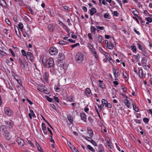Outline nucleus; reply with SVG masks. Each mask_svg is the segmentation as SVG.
Listing matches in <instances>:
<instances>
[{
	"label": "nucleus",
	"mask_w": 152,
	"mask_h": 152,
	"mask_svg": "<svg viewBox=\"0 0 152 152\" xmlns=\"http://www.w3.org/2000/svg\"><path fill=\"white\" fill-rule=\"evenodd\" d=\"M42 62L45 67L48 68L53 67L54 66V61L53 58H50L48 59L43 58Z\"/></svg>",
	"instance_id": "f257e3e1"
},
{
	"label": "nucleus",
	"mask_w": 152,
	"mask_h": 152,
	"mask_svg": "<svg viewBox=\"0 0 152 152\" xmlns=\"http://www.w3.org/2000/svg\"><path fill=\"white\" fill-rule=\"evenodd\" d=\"M5 125L1 126L0 128V131L3 132V134L5 138L7 140H9L11 137L8 132L5 130Z\"/></svg>",
	"instance_id": "f03ea898"
},
{
	"label": "nucleus",
	"mask_w": 152,
	"mask_h": 152,
	"mask_svg": "<svg viewBox=\"0 0 152 152\" xmlns=\"http://www.w3.org/2000/svg\"><path fill=\"white\" fill-rule=\"evenodd\" d=\"M84 56L83 53L81 52L78 53L75 56V59L77 63H81L83 61Z\"/></svg>",
	"instance_id": "7ed1b4c3"
},
{
	"label": "nucleus",
	"mask_w": 152,
	"mask_h": 152,
	"mask_svg": "<svg viewBox=\"0 0 152 152\" xmlns=\"http://www.w3.org/2000/svg\"><path fill=\"white\" fill-rule=\"evenodd\" d=\"M50 53L52 55H56L58 53V50L56 48L52 47L50 48L49 50Z\"/></svg>",
	"instance_id": "20e7f679"
},
{
	"label": "nucleus",
	"mask_w": 152,
	"mask_h": 152,
	"mask_svg": "<svg viewBox=\"0 0 152 152\" xmlns=\"http://www.w3.org/2000/svg\"><path fill=\"white\" fill-rule=\"evenodd\" d=\"M5 123L6 125H4L6 127L5 130H7V129H10L12 127L13 123L11 120L9 121H6Z\"/></svg>",
	"instance_id": "39448f33"
},
{
	"label": "nucleus",
	"mask_w": 152,
	"mask_h": 152,
	"mask_svg": "<svg viewBox=\"0 0 152 152\" xmlns=\"http://www.w3.org/2000/svg\"><path fill=\"white\" fill-rule=\"evenodd\" d=\"M58 67H60L61 69L66 70L67 69L68 65L66 63H63L62 64H60L59 63L57 64Z\"/></svg>",
	"instance_id": "423d86ee"
},
{
	"label": "nucleus",
	"mask_w": 152,
	"mask_h": 152,
	"mask_svg": "<svg viewBox=\"0 0 152 152\" xmlns=\"http://www.w3.org/2000/svg\"><path fill=\"white\" fill-rule=\"evenodd\" d=\"M58 59L57 61V62H61L65 58V56L63 53H59L58 55Z\"/></svg>",
	"instance_id": "0eeeda50"
},
{
	"label": "nucleus",
	"mask_w": 152,
	"mask_h": 152,
	"mask_svg": "<svg viewBox=\"0 0 152 152\" xmlns=\"http://www.w3.org/2000/svg\"><path fill=\"white\" fill-rule=\"evenodd\" d=\"M4 111L6 114L11 116L13 114L12 111L8 107H6L4 109Z\"/></svg>",
	"instance_id": "6e6552de"
},
{
	"label": "nucleus",
	"mask_w": 152,
	"mask_h": 152,
	"mask_svg": "<svg viewBox=\"0 0 152 152\" xmlns=\"http://www.w3.org/2000/svg\"><path fill=\"white\" fill-rule=\"evenodd\" d=\"M115 43V42L113 38L112 40H111L109 42V49H112L113 48L114 46V44Z\"/></svg>",
	"instance_id": "1a4fd4ad"
},
{
	"label": "nucleus",
	"mask_w": 152,
	"mask_h": 152,
	"mask_svg": "<svg viewBox=\"0 0 152 152\" xmlns=\"http://www.w3.org/2000/svg\"><path fill=\"white\" fill-rule=\"evenodd\" d=\"M17 142L18 145L20 146H23L25 144V142L24 140L21 138L18 137L17 139Z\"/></svg>",
	"instance_id": "9d476101"
},
{
	"label": "nucleus",
	"mask_w": 152,
	"mask_h": 152,
	"mask_svg": "<svg viewBox=\"0 0 152 152\" xmlns=\"http://www.w3.org/2000/svg\"><path fill=\"white\" fill-rule=\"evenodd\" d=\"M85 139L87 140L88 141L91 142V143L93 144L94 146H96L97 145V144H96V142L94 140H93L92 138H90L88 137H85Z\"/></svg>",
	"instance_id": "9b49d317"
},
{
	"label": "nucleus",
	"mask_w": 152,
	"mask_h": 152,
	"mask_svg": "<svg viewBox=\"0 0 152 152\" xmlns=\"http://www.w3.org/2000/svg\"><path fill=\"white\" fill-rule=\"evenodd\" d=\"M113 73L114 77L115 78V80H116L117 79L116 78L117 77H118L120 75V73L118 71L116 72V70L114 68L113 69Z\"/></svg>",
	"instance_id": "f8f14e48"
},
{
	"label": "nucleus",
	"mask_w": 152,
	"mask_h": 152,
	"mask_svg": "<svg viewBox=\"0 0 152 152\" xmlns=\"http://www.w3.org/2000/svg\"><path fill=\"white\" fill-rule=\"evenodd\" d=\"M85 94L88 97H90L91 96L92 94L91 91L89 88H87L85 91Z\"/></svg>",
	"instance_id": "ddd939ff"
},
{
	"label": "nucleus",
	"mask_w": 152,
	"mask_h": 152,
	"mask_svg": "<svg viewBox=\"0 0 152 152\" xmlns=\"http://www.w3.org/2000/svg\"><path fill=\"white\" fill-rule=\"evenodd\" d=\"M27 54L29 57L31 62L33 61L34 59V57L33 54L30 52H27Z\"/></svg>",
	"instance_id": "4468645a"
},
{
	"label": "nucleus",
	"mask_w": 152,
	"mask_h": 152,
	"mask_svg": "<svg viewBox=\"0 0 152 152\" xmlns=\"http://www.w3.org/2000/svg\"><path fill=\"white\" fill-rule=\"evenodd\" d=\"M54 28V26L52 24H50L48 26V29L50 32H53Z\"/></svg>",
	"instance_id": "2eb2a0df"
},
{
	"label": "nucleus",
	"mask_w": 152,
	"mask_h": 152,
	"mask_svg": "<svg viewBox=\"0 0 152 152\" xmlns=\"http://www.w3.org/2000/svg\"><path fill=\"white\" fill-rule=\"evenodd\" d=\"M80 117L82 120L86 122V114L83 112L80 113Z\"/></svg>",
	"instance_id": "dca6fc26"
},
{
	"label": "nucleus",
	"mask_w": 152,
	"mask_h": 152,
	"mask_svg": "<svg viewBox=\"0 0 152 152\" xmlns=\"http://www.w3.org/2000/svg\"><path fill=\"white\" fill-rule=\"evenodd\" d=\"M90 12V14L91 16H92L94 14L96 13V10L95 8H92L91 9L89 10Z\"/></svg>",
	"instance_id": "f3484780"
},
{
	"label": "nucleus",
	"mask_w": 152,
	"mask_h": 152,
	"mask_svg": "<svg viewBox=\"0 0 152 152\" xmlns=\"http://www.w3.org/2000/svg\"><path fill=\"white\" fill-rule=\"evenodd\" d=\"M124 102L127 107L129 108H130V103L128 100L127 99H124Z\"/></svg>",
	"instance_id": "a211bd4d"
},
{
	"label": "nucleus",
	"mask_w": 152,
	"mask_h": 152,
	"mask_svg": "<svg viewBox=\"0 0 152 152\" xmlns=\"http://www.w3.org/2000/svg\"><path fill=\"white\" fill-rule=\"evenodd\" d=\"M137 45L138 48L139 50H141L142 51L143 50H144V49L145 48L143 45H141L138 43L137 44Z\"/></svg>",
	"instance_id": "6ab92c4d"
},
{
	"label": "nucleus",
	"mask_w": 152,
	"mask_h": 152,
	"mask_svg": "<svg viewBox=\"0 0 152 152\" xmlns=\"http://www.w3.org/2000/svg\"><path fill=\"white\" fill-rule=\"evenodd\" d=\"M90 28L91 32L93 34H95V31L96 30V29L92 26H91Z\"/></svg>",
	"instance_id": "aec40b11"
},
{
	"label": "nucleus",
	"mask_w": 152,
	"mask_h": 152,
	"mask_svg": "<svg viewBox=\"0 0 152 152\" xmlns=\"http://www.w3.org/2000/svg\"><path fill=\"white\" fill-rule=\"evenodd\" d=\"M98 152H104L103 146L102 145H99L98 148Z\"/></svg>",
	"instance_id": "412c9836"
},
{
	"label": "nucleus",
	"mask_w": 152,
	"mask_h": 152,
	"mask_svg": "<svg viewBox=\"0 0 152 152\" xmlns=\"http://www.w3.org/2000/svg\"><path fill=\"white\" fill-rule=\"evenodd\" d=\"M139 75L140 77L141 78L143 77V72L142 69H140L138 71Z\"/></svg>",
	"instance_id": "4be33fe9"
},
{
	"label": "nucleus",
	"mask_w": 152,
	"mask_h": 152,
	"mask_svg": "<svg viewBox=\"0 0 152 152\" xmlns=\"http://www.w3.org/2000/svg\"><path fill=\"white\" fill-rule=\"evenodd\" d=\"M87 148L93 152H95V150L90 145H88L87 146Z\"/></svg>",
	"instance_id": "5701e85b"
},
{
	"label": "nucleus",
	"mask_w": 152,
	"mask_h": 152,
	"mask_svg": "<svg viewBox=\"0 0 152 152\" xmlns=\"http://www.w3.org/2000/svg\"><path fill=\"white\" fill-rule=\"evenodd\" d=\"M67 143L69 146L70 148L71 149L72 151H74V150L72 149L74 147V146L72 144V143L69 141H67Z\"/></svg>",
	"instance_id": "b1692460"
},
{
	"label": "nucleus",
	"mask_w": 152,
	"mask_h": 152,
	"mask_svg": "<svg viewBox=\"0 0 152 152\" xmlns=\"http://www.w3.org/2000/svg\"><path fill=\"white\" fill-rule=\"evenodd\" d=\"M18 28H19V29L21 30V31H23V24L20 22L19 24H18Z\"/></svg>",
	"instance_id": "393cba45"
},
{
	"label": "nucleus",
	"mask_w": 152,
	"mask_h": 152,
	"mask_svg": "<svg viewBox=\"0 0 152 152\" xmlns=\"http://www.w3.org/2000/svg\"><path fill=\"white\" fill-rule=\"evenodd\" d=\"M63 27L66 32H67V33H69L70 31V29L69 28L65 25H64V26H63Z\"/></svg>",
	"instance_id": "a878e982"
},
{
	"label": "nucleus",
	"mask_w": 152,
	"mask_h": 152,
	"mask_svg": "<svg viewBox=\"0 0 152 152\" xmlns=\"http://www.w3.org/2000/svg\"><path fill=\"white\" fill-rule=\"evenodd\" d=\"M142 53L143 55L146 57H148L149 55L146 53V48L144 49V50H143L142 51Z\"/></svg>",
	"instance_id": "bb28decb"
},
{
	"label": "nucleus",
	"mask_w": 152,
	"mask_h": 152,
	"mask_svg": "<svg viewBox=\"0 0 152 152\" xmlns=\"http://www.w3.org/2000/svg\"><path fill=\"white\" fill-rule=\"evenodd\" d=\"M59 43L62 45H68L69 44V42H66L64 41H61L59 42Z\"/></svg>",
	"instance_id": "cd10ccee"
},
{
	"label": "nucleus",
	"mask_w": 152,
	"mask_h": 152,
	"mask_svg": "<svg viewBox=\"0 0 152 152\" xmlns=\"http://www.w3.org/2000/svg\"><path fill=\"white\" fill-rule=\"evenodd\" d=\"M147 62V60L145 57H143L141 60V63L144 64H146Z\"/></svg>",
	"instance_id": "c85d7f7f"
},
{
	"label": "nucleus",
	"mask_w": 152,
	"mask_h": 152,
	"mask_svg": "<svg viewBox=\"0 0 152 152\" xmlns=\"http://www.w3.org/2000/svg\"><path fill=\"white\" fill-rule=\"evenodd\" d=\"M133 108L134 110L136 112H138L139 111V110L136 105H135L133 104H132Z\"/></svg>",
	"instance_id": "c756f323"
},
{
	"label": "nucleus",
	"mask_w": 152,
	"mask_h": 152,
	"mask_svg": "<svg viewBox=\"0 0 152 152\" xmlns=\"http://www.w3.org/2000/svg\"><path fill=\"white\" fill-rule=\"evenodd\" d=\"M69 121L71 123H72L73 122V117L71 115H69L67 117Z\"/></svg>",
	"instance_id": "7c9ffc66"
},
{
	"label": "nucleus",
	"mask_w": 152,
	"mask_h": 152,
	"mask_svg": "<svg viewBox=\"0 0 152 152\" xmlns=\"http://www.w3.org/2000/svg\"><path fill=\"white\" fill-rule=\"evenodd\" d=\"M27 8L29 10L31 14L33 15H35L33 10L31 9V7L29 6H27Z\"/></svg>",
	"instance_id": "2f4dec72"
},
{
	"label": "nucleus",
	"mask_w": 152,
	"mask_h": 152,
	"mask_svg": "<svg viewBox=\"0 0 152 152\" xmlns=\"http://www.w3.org/2000/svg\"><path fill=\"white\" fill-rule=\"evenodd\" d=\"M94 56L95 58H96V59L97 60L99 58L98 54L96 52V51L94 52L93 53H92Z\"/></svg>",
	"instance_id": "473e14b6"
},
{
	"label": "nucleus",
	"mask_w": 152,
	"mask_h": 152,
	"mask_svg": "<svg viewBox=\"0 0 152 152\" xmlns=\"http://www.w3.org/2000/svg\"><path fill=\"white\" fill-rule=\"evenodd\" d=\"M146 19L149 23H151L152 22V18L150 17L147 18Z\"/></svg>",
	"instance_id": "72a5a7b5"
},
{
	"label": "nucleus",
	"mask_w": 152,
	"mask_h": 152,
	"mask_svg": "<svg viewBox=\"0 0 152 152\" xmlns=\"http://www.w3.org/2000/svg\"><path fill=\"white\" fill-rule=\"evenodd\" d=\"M47 99L48 101L50 102H51L53 100V99L52 98H50L49 96H45Z\"/></svg>",
	"instance_id": "f704fd0d"
},
{
	"label": "nucleus",
	"mask_w": 152,
	"mask_h": 152,
	"mask_svg": "<svg viewBox=\"0 0 152 152\" xmlns=\"http://www.w3.org/2000/svg\"><path fill=\"white\" fill-rule=\"evenodd\" d=\"M42 129L43 131L45 130H46V128L45 126V125L44 123H42Z\"/></svg>",
	"instance_id": "c9c22d12"
},
{
	"label": "nucleus",
	"mask_w": 152,
	"mask_h": 152,
	"mask_svg": "<svg viewBox=\"0 0 152 152\" xmlns=\"http://www.w3.org/2000/svg\"><path fill=\"white\" fill-rule=\"evenodd\" d=\"M96 27L97 29H99L101 30H103L104 29V26L101 27L98 26H96Z\"/></svg>",
	"instance_id": "e433bc0d"
},
{
	"label": "nucleus",
	"mask_w": 152,
	"mask_h": 152,
	"mask_svg": "<svg viewBox=\"0 0 152 152\" xmlns=\"http://www.w3.org/2000/svg\"><path fill=\"white\" fill-rule=\"evenodd\" d=\"M80 44L79 43H77L74 45H71V47L73 48L77 46H80Z\"/></svg>",
	"instance_id": "4c0bfd02"
},
{
	"label": "nucleus",
	"mask_w": 152,
	"mask_h": 152,
	"mask_svg": "<svg viewBox=\"0 0 152 152\" xmlns=\"http://www.w3.org/2000/svg\"><path fill=\"white\" fill-rule=\"evenodd\" d=\"M143 121L145 123L147 124L149 121V119L146 118H143Z\"/></svg>",
	"instance_id": "58836bf2"
},
{
	"label": "nucleus",
	"mask_w": 152,
	"mask_h": 152,
	"mask_svg": "<svg viewBox=\"0 0 152 152\" xmlns=\"http://www.w3.org/2000/svg\"><path fill=\"white\" fill-rule=\"evenodd\" d=\"M131 48L132 51L134 52H135L136 51V48L135 46H131Z\"/></svg>",
	"instance_id": "ea45409f"
},
{
	"label": "nucleus",
	"mask_w": 152,
	"mask_h": 152,
	"mask_svg": "<svg viewBox=\"0 0 152 152\" xmlns=\"http://www.w3.org/2000/svg\"><path fill=\"white\" fill-rule=\"evenodd\" d=\"M102 104H105V105H106L107 104V103L108 102L106 100H105L104 99H102Z\"/></svg>",
	"instance_id": "a19ab883"
},
{
	"label": "nucleus",
	"mask_w": 152,
	"mask_h": 152,
	"mask_svg": "<svg viewBox=\"0 0 152 152\" xmlns=\"http://www.w3.org/2000/svg\"><path fill=\"white\" fill-rule=\"evenodd\" d=\"M87 46H88V47L89 48V49L90 50L94 48L93 46H92L91 44H90V43L88 44Z\"/></svg>",
	"instance_id": "79ce46f5"
},
{
	"label": "nucleus",
	"mask_w": 152,
	"mask_h": 152,
	"mask_svg": "<svg viewBox=\"0 0 152 152\" xmlns=\"http://www.w3.org/2000/svg\"><path fill=\"white\" fill-rule=\"evenodd\" d=\"M99 111H101L104 107V105L103 104H101L100 105H98Z\"/></svg>",
	"instance_id": "37998d69"
},
{
	"label": "nucleus",
	"mask_w": 152,
	"mask_h": 152,
	"mask_svg": "<svg viewBox=\"0 0 152 152\" xmlns=\"http://www.w3.org/2000/svg\"><path fill=\"white\" fill-rule=\"evenodd\" d=\"M102 39V37L101 36H99L98 38V41L99 43H101Z\"/></svg>",
	"instance_id": "c03bdc74"
},
{
	"label": "nucleus",
	"mask_w": 152,
	"mask_h": 152,
	"mask_svg": "<svg viewBox=\"0 0 152 152\" xmlns=\"http://www.w3.org/2000/svg\"><path fill=\"white\" fill-rule=\"evenodd\" d=\"M134 10H133L132 11H131V12L134 14V13H136L138 14V15L139 14V12L135 9H134Z\"/></svg>",
	"instance_id": "a18cd8bd"
},
{
	"label": "nucleus",
	"mask_w": 152,
	"mask_h": 152,
	"mask_svg": "<svg viewBox=\"0 0 152 152\" xmlns=\"http://www.w3.org/2000/svg\"><path fill=\"white\" fill-rule=\"evenodd\" d=\"M88 133L89 134V136L90 137V138L92 137L93 135V131H91V132H88Z\"/></svg>",
	"instance_id": "49530a36"
},
{
	"label": "nucleus",
	"mask_w": 152,
	"mask_h": 152,
	"mask_svg": "<svg viewBox=\"0 0 152 152\" xmlns=\"http://www.w3.org/2000/svg\"><path fill=\"white\" fill-rule=\"evenodd\" d=\"M20 63V66L23 69H24L25 67V65L23 62H21Z\"/></svg>",
	"instance_id": "de8ad7c7"
},
{
	"label": "nucleus",
	"mask_w": 152,
	"mask_h": 152,
	"mask_svg": "<svg viewBox=\"0 0 152 152\" xmlns=\"http://www.w3.org/2000/svg\"><path fill=\"white\" fill-rule=\"evenodd\" d=\"M107 143L108 144V146L110 147V148H111V146L112 145V143L111 142L110 140H107Z\"/></svg>",
	"instance_id": "09e8293b"
},
{
	"label": "nucleus",
	"mask_w": 152,
	"mask_h": 152,
	"mask_svg": "<svg viewBox=\"0 0 152 152\" xmlns=\"http://www.w3.org/2000/svg\"><path fill=\"white\" fill-rule=\"evenodd\" d=\"M48 77V75L47 72L44 73V77L45 80H47V77Z\"/></svg>",
	"instance_id": "8fccbe9b"
},
{
	"label": "nucleus",
	"mask_w": 152,
	"mask_h": 152,
	"mask_svg": "<svg viewBox=\"0 0 152 152\" xmlns=\"http://www.w3.org/2000/svg\"><path fill=\"white\" fill-rule=\"evenodd\" d=\"M17 27V29H18V31H17L16 29H15V33L19 37V36H20V33H19V30H18V27Z\"/></svg>",
	"instance_id": "3c124183"
},
{
	"label": "nucleus",
	"mask_w": 152,
	"mask_h": 152,
	"mask_svg": "<svg viewBox=\"0 0 152 152\" xmlns=\"http://www.w3.org/2000/svg\"><path fill=\"white\" fill-rule=\"evenodd\" d=\"M110 16L109 14L107 13L105 14L104 15V17L105 18H109V17Z\"/></svg>",
	"instance_id": "603ef678"
},
{
	"label": "nucleus",
	"mask_w": 152,
	"mask_h": 152,
	"mask_svg": "<svg viewBox=\"0 0 152 152\" xmlns=\"http://www.w3.org/2000/svg\"><path fill=\"white\" fill-rule=\"evenodd\" d=\"M66 10L68 11H70V9L69 7L65 5L63 7Z\"/></svg>",
	"instance_id": "864d4df0"
},
{
	"label": "nucleus",
	"mask_w": 152,
	"mask_h": 152,
	"mask_svg": "<svg viewBox=\"0 0 152 152\" xmlns=\"http://www.w3.org/2000/svg\"><path fill=\"white\" fill-rule=\"evenodd\" d=\"M105 106L109 108H110L112 107V105L110 103H108V102Z\"/></svg>",
	"instance_id": "5fc2aeb1"
},
{
	"label": "nucleus",
	"mask_w": 152,
	"mask_h": 152,
	"mask_svg": "<svg viewBox=\"0 0 152 152\" xmlns=\"http://www.w3.org/2000/svg\"><path fill=\"white\" fill-rule=\"evenodd\" d=\"M5 22L8 25H10L11 24V23L9 20L8 19H6L5 20Z\"/></svg>",
	"instance_id": "6e6d98bb"
},
{
	"label": "nucleus",
	"mask_w": 152,
	"mask_h": 152,
	"mask_svg": "<svg viewBox=\"0 0 152 152\" xmlns=\"http://www.w3.org/2000/svg\"><path fill=\"white\" fill-rule=\"evenodd\" d=\"M113 15L114 16H118L119 15V13L116 11H114L113 12Z\"/></svg>",
	"instance_id": "4d7b16f0"
},
{
	"label": "nucleus",
	"mask_w": 152,
	"mask_h": 152,
	"mask_svg": "<svg viewBox=\"0 0 152 152\" xmlns=\"http://www.w3.org/2000/svg\"><path fill=\"white\" fill-rule=\"evenodd\" d=\"M9 50L11 52V54H12V56H13L14 57H15V53L10 48L9 49Z\"/></svg>",
	"instance_id": "13d9d810"
},
{
	"label": "nucleus",
	"mask_w": 152,
	"mask_h": 152,
	"mask_svg": "<svg viewBox=\"0 0 152 152\" xmlns=\"http://www.w3.org/2000/svg\"><path fill=\"white\" fill-rule=\"evenodd\" d=\"M21 52L23 56H25L27 54V53H26V52L24 50H22L21 51Z\"/></svg>",
	"instance_id": "bf43d9fd"
},
{
	"label": "nucleus",
	"mask_w": 152,
	"mask_h": 152,
	"mask_svg": "<svg viewBox=\"0 0 152 152\" xmlns=\"http://www.w3.org/2000/svg\"><path fill=\"white\" fill-rule=\"evenodd\" d=\"M136 58L137 62L139 61V59L140 58V56L139 54H137V55Z\"/></svg>",
	"instance_id": "052dcab7"
},
{
	"label": "nucleus",
	"mask_w": 152,
	"mask_h": 152,
	"mask_svg": "<svg viewBox=\"0 0 152 152\" xmlns=\"http://www.w3.org/2000/svg\"><path fill=\"white\" fill-rule=\"evenodd\" d=\"M134 31L136 33L137 35H140V33L139 31H137L136 29L135 28H134L133 29Z\"/></svg>",
	"instance_id": "680f3d73"
},
{
	"label": "nucleus",
	"mask_w": 152,
	"mask_h": 152,
	"mask_svg": "<svg viewBox=\"0 0 152 152\" xmlns=\"http://www.w3.org/2000/svg\"><path fill=\"white\" fill-rule=\"evenodd\" d=\"M99 86L103 88H104L105 87V86L104 84L103 83H100L99 84Z\"/></svg>",
	"instance_id": "e2e57ef3"
},
{
	"label": "nucleus",
	"mask_w": 152,
	"mask_h": 152,
	"mask_svg": "<svg viewBox=\"0 0 152 152\" xmlns=\"http://www.w3.org/2000/svg\"><path fill=\"white\" fill-rule=\"evenodd\" d=\"M0 53L3 56H5L6 54V53L5 52L1 50H0Z\"/></svg>",
	"instance_id": "0e129e2a"
},
{
	"label": "nucleus",
	"mask_w": 152,
	"mask_h": 152,
	"mask_svg": "<svg viewBox=\"0 0 152 152\" xmlns=\"http://www.w3.org/2000/svg\"><path fill=\"white\" fill-rule=\"evenodd\" d=\"M138 14L136 13H134V16H136L140 20H142L141 18L138 15Z\"/></svg>",
	"instance_id": "69168bd1"
},
{
	"label": "nucleus",
	"mask_w": 152,
	"mask_h": 152,
	"mask_svg": "<svg viewBox=\"0 0 152 152\" xmlns=\"http://www.w3.org/2000/svg\"><path fill=\"white\" fill-rule=\"evenodd\" d=\"M105 46L106 47H108L109 45V43L108 42V41L107 40H106L105 41Z\"/></svg>",
	"instance_id": "338daca9"
},
{
	"label": "nucleus",
	"mask_w": 152,
	"mask_h": 152,
	"mask_svg": "<svg viewBox=\"0 0 152 152\" xmlns=\"http://www.w3.org/2000/svg\"><path fill=\"white\" fill-rule=\"evenodd\" d=\"M67 22L68 23V25L69 26H71L72 25V23H70L69 19L68 18L67 19Z\"/></svg>",
	"instance_id": "774afa93"
}]
</instances>
